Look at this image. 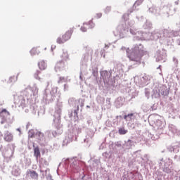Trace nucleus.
<instances>
[{"instance_id": "nucleus-1", "label": "nucleus", "mask_w": 180, "mask_h": 180, "mask_svg": "<svg viewBox=\"0 0 180 180\" xmlns=\"http://www.w3.org/2000/svg\"><path fill=\"white\" fill-rule=\"evenodd\" d=\"M127 53L131 61H140L141 58L146 54V51H144L143 45L139 44L136 45L131 52L130 49H128Z\"/></svg>"}, {"instance_id": "nucleus-2", "label": "nucleus", "mask_w": 180, "mask_h": 180, "mask_svg": "<svg viewBox=\"0 0 180 180\" xmlns=\"http://www.w3.org/2000/svg\"><path fill=\"white\" fill-rule=\"evenodd\" d=\"M11 116V113L6 110V109H3L1 111H0V117H1L2 120L1 122V124H4V123H6L8 122V117Z\"/></svg>"}, {"instance_id": "nucleus-3", "label": "nucleus", "mask_w": 180, "mask_h": 180, "mask_svg": "<svg viewBox=\"0 0 180 180\" xmlns=\"http://www.w3.org/2000/svg\"><path fill=\"white\" fill-rule=\"evenodd\" d=\"M72 33H74V30L72 29L68 30L63 35H62L63 41H68V40L71 39V36H72Z\"/></svg>"}, {"instance_id": "nucleus-4", "label": "nucleus", "mask_w": 180, "mask_h": 180, "mask_svg": "<svg viewBox=\"0 0 180 180\" xmlns=\"http://www.w3.org/2000/svg\"><path fill=\"white\" fill-rule=\"evenodd\" d=\"M27 175H29L32 179L39 180V174L34 170H27Z\"/></svg>"}, {"instance_id": "nucleus-5", "label": "nucleus", "mask_w": 180, "mask_h": 180, "mask_svg": "<svg viewBox=\"0 0 180 180\" xmlns=\"http://www.w3.org/2000/svg\"><path fill=\"white\" fill-rule=\"evenodd\" d=\"M4 140L5 141H8V143L13 140V136L12 135V134H11V132H9V131H7L6 132L4 136Z\"/></svg>"}, {"instance_id": "nucleus-6", "label": "nucleus", "mask_w": 180, "mask_h": 180, "mask_svg": "<svg viewBox=\"0 0 180 180\" xmlns=\"http://www.w3.org/2000/svg\"><path fill=\"white\" fill-rule=\"evenodd\" d=\"M64 62H58L56 65L55 70L56 72L63 71L64 70Z\"/></svg>"}, {"instance_id": "nucleus-7", "label": "nucleus", "mask_w": 180, "mask_h": 180, "mask_svg": "<svg viewBox=\"0 0 180 180\" xmlns=\"http://www.w3.org/2000/svg\"><path fill=\"white\" fill-rule=\"evenodd\" d=\"M30 53L32 56H38V54H40V48L34 47L31 49Z\"/></svg>"}, {"instance_id": "nucleus-8", "label": "nucleus", "mask_w": 180, "mask_h": 180, "mask_svg": "<svg viewBox=\"0 0 180 180\" xmlns=\"http://www.w3.org/2000/svg\"><path fill=\"white\" fill-rule=\"evenodd\" d=\"M39 70H44L47 68V64L46 63V62H44V60H41L38 63Z\"/></svg>"}, {"instance_id": "nucleus-9", "label": "nucleus", "mask_w": 180, "mask_h": 180, "mask_svg": "<svg viewBox=\"0 0 180 180\" xmlns=\"http://www.w3.org/2000/svg\"><path fill=\"white\" fill-rule=\"evenodd\" d=\"M34 157H36L37 160H39V158H40L41 155H40V149L39 148V147H36L34 149Z\"/></svg>"}, {"instance_id": "nucleus-10", "label": "nucleus", "mask_w": 180, "mask_h": 180, "mask_svg": "<svg viewBox=\"0 0 180 180\" xmlns=\"http://www.w3.org/2000/svg\"><path fill=\"white\" fill-rule=\"evenodd\" d=\"M89 29H94L95 27V23H94V21L90 20L86 23Z\"/></svg>"}, {"instance_id": "nucleus-11", "label": "nucleus", "mask_w": 180, "mask_h": 180, "mask_svg": "<svg viewBox=\"0 0 180 180\" xmlns=\"http://www.w3.org/2000/svg\"><path fill=\"white\" fill-rule=\"evenodd\" d=\"M18 81V76H12L9 79V82L13 84Z\"/></svg>"}, {"instance_id": "nucleus-12", "label": "nucleus", "mask_w": 180, "mask_h": 180, "mask_svg": "<svg viewBox=\"0 0 180 180\" xmlns=\"http://www.w3.org/2000/svg\"><path fill=\"white\" fill-rule=\"evenodd\" d=\"M127 131H128L127 129H124V128H120L118 130L119 134H121V135L126 134L127 133Z\"/></svg>"}, {"instance_id": "nucleus-13", "label": "nucleus", "mask_w": 180, "mask_h": 180, "mask_svg": "<svg viewBox=\"0 0 180 180\" xmlns=\"http://www.w3.org/2000/svg\"><path fill=\"white\" fill-rule=\"evenodd\" d=\"M56 43H58V44H64V43H65V41H64L63 37H58L56 40Z\"/></svg>"}, {"instance_id": "nucleus-14", "label": "nucleus", "mask_w": 180, "mask_h": 180, "mask_svg": "<svg viewBox=\"0 0 180 180\" xmlns=\"http://www.w3.org/2000/svg\"><path fill=\"white\" fill-rule=\"evenodd\" d=\"M61 57H62L63 60H68V53L63 52Z\"/></svg>"}, {"instance_id": "nucleus-15", "label": "nucleus", "mask_w": 180, "mask_h": 180, "mask_svg": "<svg viewBox=\"0 0 180 180\" xmlns=\"http://www.w3.org/2000/svg\"><path fill=\"white\" fill-rule=\"evenodd\" d=\"M129 31H130V33L134 35H136L137 34V33H139L137 30H136L135 28H131Z\"/></svg>"}, {"instance_id": "nucleus-16", "label": "nucleus", "mask_w": 180, "mask_h": 180, "mask_svg": "<svg viewBox=\"0 0 180 180\" xmlns=\"http://www.w3.org/2000/svg\"><path fill=\"white\" fill-rule=\"evenodd\" d=\"M28 136L31 139H33V137H34V131H33V129L30 130Z\"/></svg>"}, {"instance_id": "nucleus-17", "label": "nucleus", "mask_w": 180, "mask_h": 180, "mask_svg": "<svg viewBox=\"0 0 180 180\" xmlns=\"http://www.w3.org/2000/svg\"><path fill=\"white\" fill-rule=\"evenodd\" d=\"M101 18H102V13H98L96 14V15H95L96 19H101Z\"/></svg>"}, {"instance_id": "nucleus-18", "label": "nucleus", "mask_w": 180, "mask_h": 180, "mask_svg": "<svg viewBox=\"0 0 180 180\" xmlns=\"http://www.w3.org/2000/svg\"><path fill=\"white\" fill-rule=\"evenodd\" d=\"M133 113L131 114H128L127 115H124V119L126 120V119H127V117H131L133 116Z\"/></svg>"}, {"instance_id": "nucleus-19", "label": "nucleus", "mask_w": 180, "mask_h": 180, "mask_svg": "<svg viewBox=\"0 0 180 180\" xmlns=\"http://www.w3.org/2000/svg\"><path fill=\"white\" fill-rule=\"evenodd\" d=\"M64 79H65V78H64V77H60V81H64Z\"/></svg>"}, {"instance_id": "nucleus-20", "label": "nucleus", "mask_w": 180, "mask_h": 180, "mask_svg": "<svg viewBox=\"0 0 180 180\" xmlns=\"http://www.w3.org/2000/svg\"><path fill=\"white\" fill-rule=\"evenodd\" d=\"M37 134H38V136H40V135H41V132H37Z\"/></svg>"}, {"instance_id": "nucleus-21", "label": "nucleus", "mask_w": 180, "mask_h": 180, "mask_svg": "<svg viewBox=\"0 0 180 180\" xmlns=\"http://www.w3.org/2000/svg\"><path fill=\"white\" fill-rule=\"evenodd\" d=\"M2 139V132L0 131V140Z\"/></svg>"}]
</instances>
